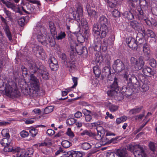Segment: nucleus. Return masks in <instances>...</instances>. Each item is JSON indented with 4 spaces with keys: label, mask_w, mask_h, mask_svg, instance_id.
<instances>
[{
    "label": "nucleus",
    "mask_w": 157,
    "mask_h": 157,
    "mask_svg": "<svg viewBox=\"0 0 157 157\" xmlns=\"http://www.w3.org/2000/svg\"><path fill=\"white\" fill-rule=\"evenodd\" d=\"M100 27L97 24H94L93 28V33L96 38H105L108 34L109 23L107 19L104 15L100 16L98 20Z\"/></svg>",
    "instance_id": "obj_1"
},
{
    "label": "nucleus",
    "mask_w": 157,
    "mask_h": 157,
    "mask_svg": "<svg viewBox=\"0 0 157 157\" xmlns=\"http://www.w3.org/2000/svg\"><path fill=\"white\" fill-rule=\"evenodd\" d=\"M107 78V82L109 83V86L110 90L107 91L108 95L110 96H115L117 94L116 90H118V80L113 73L109 74L105 76Z\"/></svg>",
    "instance_id": "obj_2"
},
{
    "label": "nucleus",
    "mask_w": 157,
    "mask_h": 157,
    "mask_svg": "<svg viewBox=\"0 0 157 157\" xmlns=\"http://www.w3.org/2000/svg\"><path fill=\"white\" fill-rule=\"evenodd\" d=\"M3 90L7 96L10 97H17L19 95V92L17 90L16 84L13 82H10L5 84Z\"/></svg>",
    "instance_id": "obj_3"
},
{
    "label": "nucleus",
    "mask_w": 157,
    "mask_h": 157,
    "mask_svg": "<svg viewBox=\"0 0 157 157\" xmlns=\"http://www.w3.org/2000/svg\"><path fill=\"white\" fill-rule=\"evenodd\" d=\"M29 79L30 87L33 91V96L36 97L40 96L41 94L40 93L39 80L33 74L30 75Z\"/></svg>",
    "instance_id": "obj_4"
},
{
    "label": "nucleus",
    "mask_w": 157,
    "mask_h": 157,
    "mask_svg": "<svg viewBox=\"0 0 157 157\" xmlns=\"http://www.w3.org/2000/svg\"><path fill=\"white\" fill-rule=\"evenodd\" d=\"M113 68L115 71L118 73L129 69L128 63L124 64L119 59H117L114 61Z\"/></svg>",
    "instance_id": "obj_5"
},
{
    "label": "nucleus",
    "mask_w": 157,
    "mask_h": 157,
    "mask_svg": "<svg viewBox=\"0 0 157 157\" xmlns=\"http://www.w3.org/2000/svg\"><path fill=\"white\" fill-rule=\"evenodd\" d=\"M128 149L131 151H134V154L136 157H146V155L143 148L140 145H130Z\"/></svg>",
    "instance_id": "obj_6"
},
{
    "label": "nucleus",
    "mask_w": 157,
    "mask_h": 157,
    "mask_svg": "<svg viewBox=\"0 0 157 157\" xmlns=\"http://www.w3.org/2000/svg\"><path fill=\"white\" fill-rule=\"evenodd\" d=\"M133 86L131 84H128L127 86H123L121 90V92L117 91V94L114 97L118 96L119 95H123L126 97H128L133 94V90L132 89Z\"/></svg>",
    "instance_id": "obj_7"
},
{
    "label": "nucleus",
    "mask_w": 157,
    "mask_h": 157,
    "mask_svg": "<svg viewBox=\"0 0 157 157\" xmlns=\"http://www.w3.org/2000/svg\"><path fill=\"white\" fill-rule=\"evenodd\" d=\"M130 62L131 64L134 66L136 70L142 69L144 64L142 56L140 57L138 60L134 57H132L130 59Z\"/></svg>",
    "instance_id": "obj_8"
},
{
    "label": "nucleus",
    "mask_w": 157,
    "mask_h": 157,
    "mask_svg": "<svg viewBox=\"0 0 157 157\" xmlns=\"http://www.w3.org/2000/svg\"><path fill=\"white\" fill-rule=\"evenodd\" d=\"M97 130L98 131L97 133L96 134L92 132L90 130H85L81 133V135L82 136L87 135L97 140H99L101 139V133L100 131H98L97 129Z\"/></svg>",
    "instance_id": "obj_9"
},
{
    "label": "nucleus",
    "mask_w": 157,
    "mask_h": 157,
    "mask_svg": "<svg viewBox=\"0 0 157 157\" xmlns=\"http://www.w3.org/2000/svg\"><path fill=\"white\" fill-rule=\"evenodd\" d=\"M83 10L82 7L79 6L77 7L76 10L74 11L72 13L74 19L77 21H80L83 17Z\"/></svg>",
    "instance_id": "obj_10"
},
{
    "label": "nucleus",
    "mask_w": 157,
    "mask_h": 157,
    "mask_svg": "<svg viewBox=\"0 0 157 157\" xmlns=\"http://www.w3.org/2000/svg\"><path fill=\"white\" fill-rule=\"evenodd\" d=\"M11 142V139L9 138H3L0 142L1 145L4 147V150L6 152H9L12 149V147L9 146L10 145Z\"/></svg>",
    "instance_id": "obj_11"
},
{
    "label": "nucleus",
    "mask_w": 157,
    "mask_h": 157,
    "mask_svg": "<svg viewBox=\"0 0 157 157\" xmlns=\"http://www.w3.org/2000/svg\"><path fill=\"white\" fill-rule=\"evenodd\" d=\"M0 2H2L5 4L8 8L11 9L13 11L19 13L20 14H23V13L21 11L20 8L15 4L10 2L6 1L4 0H0Z\"/></svg>",
    "instance_id": "obj_12"
},
{
    "label": "nucleus",
    "mask_w": 157,
    "mask_h": 157,
    "mask_svg": "<svg viewBox=\"0 0 157 157\" xmlns=\"http://www.w3.org/2000/svg\"><path fill=\"white\" fill-rule=\"evenodd\" d=\"M126 41L130 48L134 50H136L137 49V41L135 38L132 37H129L126 39Z\"/></svg>",
    "instance_id": "obj_13"
},
{
    "label": "nucleus",
    "mask_w": 157,
    "mask_h": 157,
    "mask_svg": "<svg viewBox=\"0 0 157 157\" xmlns=\"http://www.w3.org/2000/svg\"><path fill=\"white\" fill-rule=\"evenodd\" d=\"M37 72L40 74L39 76H42L45 79H48V73L46 68L43 65H40L37 70Z\"/></svg>",
    "instance_id": "obj_14"
},
{
    "label": "nucleus",
    "mask_w": 157,
    "mask_h": 157,
    "mask_svg": "<svg viewBox=\"0 0 157 157\" xmlns=\"http://www.w3.org/2000/svg\"><path fill=\"white\" fill-rule=\"evenodd\" d=\"M50 67L51 70L53 71H56L58 67V62L53 57H51L49 59Z\"/></svg>",
    "instance_id": "obj_15"
},
{
    "label": "nucleus",
    "mask_w": 157,
    "mask_h": 157,
    "mask_svg": "<svg viewBox=\"0 0 157 157\" xmlns=\"http://www.w3.org/2000/svg\"><path fill=\"white\" fill-rule=\"evenodd\" d=\"M71 50L73 52H74L75 51L79 55L82 54L84 52V51L86 49V47L82 46L80 44L77 45L75 48L73 46L71 45Z\"/></svg>",
    "instance_id": "obj_16"
},
{
    "label": "nucleus",
    "mask_w": 157,
    "mask_h": 157,
    "mask_svg": "<svg viewBox=\"0 0 157 157\" xmlns=\"http://www.w3.org/2000/svg\"><path fill=\"white\" fill-rule=\"evenodd\" d=\"M138 11L137 17L139 19L143 22L144 21L146 23L147 21L148 20L147 16L143 12V10L141 8L139 9Z\"/></svg>",
    "instance_id": "obj_17"
},
{
    "label": "nucleus",
    "mask_w": 157,
    "mask_h": 157,
    "mask_svg": "<svg viewBox=\"0 0 157 157\" xmlns=\"http://www.w3.org/2000/svg\"><path fill=\"white\" fill-rule=\"evenodd\" d=\"M82 112L85 115V120L86 122H90L92 120V117L91 115V112L86 109H82Z\"/></svg>",
    "instance_id": "obj_18"
},
{
    "label": "nucleus",
    "mask_w": 157,
    "mask_h": 157,
    "mask_svg": "<svg viewBox=\"0 0 157 157\" xmlns=\"http://www.w3.org/2000/svg\"><path fill=\"white\" fill-rule=\"evenodd\" d=\"M94 40L93 44V47L95 51H100L101 50V41L100 40V38H96Z\"/></svg>",
    "instance_id": "obj_19"
},
{
    "label": "nucleus",
    "mask_w": 157,
    "mask_h": 157,
    "mask_svg": "<svg viewBox=\"0 0 157 157\" xmlns=\"http://www.w3.org/2000/svg\"><path fill=\"white\" fill-rule=\"evenodd\" d=\"M130 25L134 29L138 31L141 29V24L136 21L134 20L130 21Z\"/></svg>",
    "instance_id": "obj_20"
},
{
    "label": "nucleus",
    "mask_w": 157,
    "mask_h": 157,
    "mask_svg": "<svg viewBox=\"0 0 157 157\" xmlns=\"http://www.w3.org/2000/svg\"><path fill=\"white\" fill-rule=\"evenodd\" d=\"M129 69H127L124 71L123 74V78L125 81L128 84H130L131 82V75L129 74Z\"/></svg>",
    "instance_id": "obj_21"
},
{
    "label": "nucleus",
    "mask_w": 157,
    "mask_h": 157,
    "mask_svg": "<svg viewBox=\"0 0 157 157\" xmlns=\"http://www.w3.org/2000/svg\"><path fill=\"white\" fill-rule=\"evenodd\" d=\"M143 51L145 56H147V60L149 58L151 55V49L149 46L146 43L144 44L143 47Z\"/></svg>",
    "instance_id": "obj_22"
},
{
    "label": "nucleus",
    "mask_w": 157,
    "mask_h": 157,
    "mask_svg": "<svg viewBox=\"0 0 157 157\" xmlns=\"http://www.w3.org/2000/svg\"><path fill=\"white\" fill-rule=\"evenodd\" d=\"M28 66L29 68L31 70H33L34 73L37 71L38 68L35 62L33 60H31L29 61L28 62Z\"/></svg>",
    "instance_id": "obj_23"
},
{
    "label": "nucleus",
    "mask_w": 157,
    "mask_h": 157,
    "mask_svg": "<svg viewBox=\"0 0 157 157\" xmlns=\"http://www.w3.org/2000/svg\"><path fill=\"white\" fill-rule=\"evenodd\" d=\"M143 74L146 76L153 75L155 73V71L152 70L151 68L146 67L142 70Z\"/></svg>",
    "instance_id": "obj_24"
},
{
    "label": "nucleus",
    "mask_w": 157,
    "mask_h": 157,
    "mask_svg": "<svg viewBox=\"0 0 157 157\" xmlns=\"http://www.w3.org/2000/svg\"><path fill=\"white\" fill-rule=\"evenodd\" d=\"M37 39L38 41L42 44H46V36L45 34L43 35L41 32L39 33L37 36Z\"/></svg>",
    "instance_id": "obj_25"
},
{
    "label": "nucleus",
    "mask_w": 157,
    "mask_h": 157,
    "mask_svg": "<svg viewBox=\"0 0 157 157\" xmlns=\"http://www.w3.org/2000/svg\"><path fill=\"white\" fill-rule=\"evenodd\" d=\"M140 90L143 92H145L147 90L149 89V86L146 83H143L140 81V84L137 86Z\"/></svg>",
    "instance_id": "obj_26"
},
{
    "label": "nucleus",
    "mask_w": 157,
    "mask_h": 157,
    "mask_svg": "<svg viewBox=\"0 0 157 157\" xmlns=\"http://www.w3.org/2000/svg\"><path fill=\"white\" fill-rule=\"evenodd\" d=\"M4 30L9 40L10 41H12V34L10 31L8 25L5 26L4 28Z\"/></svg>",
    "instance_id": "obj_27"
},
{
    "label": "nucleus",
    "mask_w": 157,
    "mask_h": 157,
    "mask_svg": "<svg viewBox=\"0 0 157 157\" xmlns=\"http://www.w3.org/2000/svg\"><path fill=\"white\" fill-rule=\"evenodd\" d=\"M117 154L120 157H127V154L126 150L123 148L117 150Z\"/></svg>",
    "instance_id": "obj_28"
},
{
    "label": "nucleus",
    "mask_w": 157,
    "mask_h": 157,
    "mask_svg": "<svg viewBox=\"0 0 157 157\" xmlns=\"http://www.w3.org/2000/svg\"><path fill=\"white\" fill-rule=\"evenodd\" d=\"M86 9L88 14L90 16L95 17L96 16V12L94 10H91L90 5L88 4L86 5Z\"/></svg>",
    "instance_id": "obj_29"
},
{
    "label": "nucleus",
    "mask_w": 157,
    "mask_h": 157,
    "mask_svg": "<svg viewBox=\"0 0 157 157\" xmlns=\"http://www.w3.org/2000/svg\"><path fill=\"white\" fill-rule=\"evenodd\" d=\"M80 21L81 25L82 26L84 29H86L87 28V22L86 19L84 18H82L81 19ZM84 32V33L87 34L88 32V31L87 29H86Z\"/></svg>",
    "instance_id": "obj_30"
},
{
    "label": "nucleus",
    "mask_w": 157,
    "mask_h": 157,
    "mask_svg": "<svg viewBox=\"0 0 157 157\" xmlns=\"http://www.w3.org/2000/svg\"><path fill=\"white\" fill-rule=\"evenodd\" d=\"M143 108L142 106H140L132 109L130 110L129 113L130 115H132L139 113L140 112Z\"/></svg>",
    "instance_id": "obj_31"
},
{
    "label": "nucleus",
    "mask_w": 157,
    "mask_h": 157,
    "mask_svg": "<svg viewBox=\"0 0 157 157\" xmlns=\"http://www.w3.org/2000/svg\"><path fill=\"white\" fill-rule=\"evenodd\" d=\"M124 17L128 20H131L134 18V16L131 11H125L123 13Z\"/></svg>",
    "instance_id": "obj_32"
},
{
    "label": "nucleus",
    "mask_w": 157,
    "mask_h": 157,
    "mask_svg": "<svg viewBox=\"0 0 157 157\" xmlns=\"http://www.w3.org/2000/svg\"><path fill=\"white\" fill-rule=\"evenodd\" d=\"M3 11L7 16V17H6V18H8L10 21H13V19L11 12L6 8H4L3 9Z\"/></svg>",
    "instance_id": "obj_33"
},
{
    "label": "nucleus",
    "mask_w": 157,
    "mask_h": 157,
    "mask_svg": "<svg viewBox=\"0 0 157 157\" xmlns=\"http://www.w3.org/2000/svg\"><path fill=\"white\" fill-rule=\"evenodd\" d=\"M130 79L131 81V83H132L133 84H135L137 86L140 84V82H139L137 80V78L133 74L131 75Z\"/></svg>",
    "instance_id": "obj_34"
},
{
    "label": "nucleus",
    "mask_w": 157,
    "mask_h": 157,
    "mask_svg": "<svg viewBox=\"0 0 157 157\" xmlns=\"http://www.w3.org/2000/svg\"><path fill=\"white\" fill-rule=\"evenodd\" d=\"M6 42V39L3 36L2 33L0 31V51L1 49V47Z\"/></svg>",
    "instance_id": "obj_35"
},
{
    "label": "nucleus",
    "mask_w": 157,
    "mask_h": 157,
    "mask_svg": "<svg viewBox=\"0 0 157 157\" xmlns=\"http://www.w3.org/2000/svg\"><path fill=\"white\" fill-rule=\"evenodd\" d=\"M49 27L51 33L55 35L56 33V28L54 23L52 22H49Z\"/></svg>",
    "instance_id": "obj_36"
},
{
    "label": "nucleus",
    "mask_w": 157,
    "mask_h": 157,
    "mask_svg": "<svg viewBox=\"0 0 157 157\" xmlns=\"http://www.w3.org/2000/svg\"><path fill=\"white\" fill-rule=\"evenodd\" d=\"M67 67L69 68V69L70 71L73 72L75 71L76 68V65L75 63L74 62H68L67 63Z\"/></svg>",
    "instance_id": "obj_37"
},
{
    "label": "nucleus",
    "mask_w": 157,
    "mask_h": 157,
    "mask_svg": "<svg viewBox=\"0 0 157 157\" xmlns=\"http://www.w3.org/2000/svg\"><path fill=\"white\" fill-rule=\"evenodd\" d=\"M106 2L109 6L111 8L114 7L117 3V0H105Z\"/></svg>",
    "instance_id": "obj_38"
},
{
    "label": "nucleus",
    "mask_w": 157,
    "mask_h": 157,
    "mask_svg": "<svg viewBox=\"0 0 157 157\" xmlns=\"http://www.w3.org/2000/svg\"><path fill=\"white\" fill-rule=\"evenodd\" d=\"M110 65H107V66L104 67L102 70V74L105 76L108 75L109 74H110Z\"/></svg>",
    "instance_id": "obj_39"
},
{
    "label": "nucleus",
    "mask_w": 157,
    "mask_h": 157,
    "mask_svg": "<svg viewBox=\"0 0 157 157\" xmlns=\"http://www.w3.org/2000/svg\"><path fill=\"white\" fill-rule=\"evenodd\" d=\"M146 23L147 25L150 26L155 27L157 25V22L154 19H151V21L148 20Z\"/></svg>",
    "instance_id": "obj_40"
},
{
    "label": "nucleus",
    "mask_w": 157,
    "mask_h": 157,
    "mask_svg": "<svg viewBox=\"0 0 157 157\" xmlns=\"http://www.w3.org/2000/svg\"><path fill=\"white\" fill-rule=\"evenodd\" d=\"M109 108L111 112H114L118 110V106L117 105L110 103L109 105Z\"/></svg>",
    "instance_id": "obj_41"
},
{
    "label": "nucleus",
    "mask_w": 157,
    "mask_h": 157,
    "mask_svg": "<svg viewBox=\"0 0 157 157\" xmlns=\"http://www.w3.org/2000/svg\"><path fill=\"white\" fill-rule=\"evenodd\" d=\"M93 72L95 76L99 77L101 74V71L97 67L94 66L93 68Z\"/></svg>",
    "instance_id": "obj_42"
},
{
    "label": "nucleus",
    "mask_w": 157,
    "mask_h": 157,
    "mask_svg": "<svg viewBox=\"0 0 157 157\" xmlns=\"http://www.w3.org/2000/svg\"><path fill=\"white\" fill-rule=\"evenodd\" d=\"M66 34L64 32H61L57 35L56 36V38L58 40H61L65 38Z\"/></svg>",
    "instance_id": "obj_43"
},
{
    "label": "nucleus",
    "mask_w": 157,
    "mask_h": 157,
    "mask_svg": "<svg viewBox=\"0 0 157 157\" xmlns=\"http://www.w3.org/2000/svg\"><path fill=\"white\" fill-rule=\"evenodd\" d=\"M127 119V117L125 116H123L119 118H117L116 120V122L118 124L125 121Z\"/></svg>",
    "instance_id": "obj_44"
},
{
    "label": "nucleus",
    "mask_w": 157,
    "mask_h": 157,
    "mask_svg": "<svg viewBox=\"0 0 157 157\" xmlns=\"http://www.w3.org/2000/svg\"><path fill=\"white\" fill-rule=\"evenodd\" d=\"M1 134L3 138H9L10 137L8 131L6 129H3L2 131Z\"/></svg>",
    "instance_id": "obj_45"
},
{
    "label": "nucleus",
    "mask_w": 157,
    "mask_h": 157,
    "mask_svg": "<svg viewBox=\"0 0 157 157\" xmlns=\"http://www.w3.org/2000/svg\"><path fill=\"white\" fill-rule=\"evenodd\" d=\"M20 9L21 10H22L25 13H26L28 14H30L31 13H33V8H32L31 6H30V7H29L27 10H26L25 9H24V7H21V9L20 8Z\"/></svg>",
    "instance_id": "obj_46"
},
{
    "label": "nucleus",
    "mask_w": 157,
    "mask_h": 157,
    "mask_svg": "<svg viewBox=\"0 0 157 157\" xmlns=\"http://www.w3.org/2000/svg\"><path fill=\"white\" fill-rule=\"evenodd\" d=\"M54 107L52 106H49L46 107L44 110L45 114H48L52 112L53 110Z\"/></svg>",
    "instance_id": "obj_47"
},
{
    "label": "nucleus",
    "mask_w": 157,
    "mask_h": 157,
    "mask_svg": "<svg viewBox=\"0 0 157 157\" xmlns=\"http://www.w3.org/2000/svg\"><path fill=\"white\" fill-rule=\"evenodd\" d=\"M62 146L65 148H67L70 147L71 144L68 141L65 140L63 141L61 143Z\"/></svg>",
    "instance_id": "obj_48"
},
{
    "label": "nucleus",
    "mask_w": 157,
    "mask_h": 157,
    "mask_svg": "<svg viewBox=\"0 0 157 157\" xmlns=\"http://www.w3.org/2000/svg\"><path fill=\"white\" fill-rule=\"evenodd\" d=\"M91 145L87 143H84L82 144L81 146L82 148L84 150H87L91 147Z\"/></svg>",
    "instance_id": "obj_49"
},
{
    "label": "nucleus",
    "mask_w": 157,
    "mask_h": 157,
    "mask_svg": "<svg viewBox=\"0 0 157 157\" xmlns=\"http://www.w3.org/2000/svg\"><path fill=\"white\" fill-rule=\"evenodd\" d=\"M146 33L148 36H150L151 38H156V36L153 31L151 30L148 29L146 32Z\"/></svg>",
    "instance_id": "obj_50"
},
{
    "label": "nucleus",
    "mask_w": 157,
    "mask_h": 157,
    "mask_svg": "<svg viewBox=\"0 0 157 157\" xmlns=\"http://www.w3.org/2000/svg\"><path fill=\"white\" fill-rule=\"evenodd\" d=\"M76 120L74 118H70L66 121V123L68 125H72L75 124Z\"/></svg>",
    "instance_id": "obj_51"
},
{
    "label": "nucleus",
    "mask_w": 157,
    "mask_h": 157,
    "mask_svg": "<svg viewBox=\"0 0 157 157\" xmlns=\"http://www.w3.org/2000/svg\"><path fill=\"white\" fill-rule=\"evenodd\" d=\"M104 59L106 62V64L107 65H109L111 59L109 56L108 54H107L105 55L104 57Z\"/></svg>",
    "instance_id": "obj_52"
},
{
    "label": "nucleus",
    "mask_w": 157,
    "mask_h": 157,
    "mask_svg": "<svg viewBox=\"0 0 157 157\" xmlns=\"http://www.w3.org/2000/svg\"><path fill=\"white\" fill-rule=\"evenodd\" d=\"M138 0H128V4L129 6L134 7L135 5V3Z\"/></svg>",
    "instance_id": "obj_53"
},
{
    "label": "nucleus",
    "mask_w": 157,
    "mask_h": 157,
    "mask_svg": "<svg viewBox=\"0 0 157 157\" xmlns=\"http://www.w3.org/2000/svg\"><path fill=\"white\" fill-rule=\"evenodd\" d=\"M29 132L31 134L32 136L34 137L38 133V130L36 128L31 129L30 131Z\"/></svg>",
    "instance_id": "obj_54"
},
{
    "label": "nucleus",
    "mask_w": 157,
    "mask_h": 157,
    "mask_svg": "<svg viewBox=\"0 0 157 157\" xmlns=\"http://www.w3.org/2000/svg\"><path fill=\"white\" fill-rule=\"evenodd\" d=\"M67 134L71 137H73L75 135L73 132L71 130L70 128H68L67 129V131L66 132Z\"/></svg>",
    "instance_id": "obj_55"
},
{
    "label": "nucleus",
    "mask_w": 157,
    "mask_h": 157,
    "mask_svg": "<svg viewBox=\"0 0 157 157\" xmlns=\"http://www.w3.org/2000/svg\"><path fill=\"white\" fill-rule=\"evenodd\" d=\"M69 157H76V151H67Z\"/></svg>",
    "instance_id": "obj_56"
},
{
    "label": "nucleus",
    "mask_w": 157,
    "mask_h": 157,
    "mask_svg": "<svg viewBox=\"0 0 157 157\" xmlns=\"http://www.w3.org/2000/svg\"><path fill=\"white\" fill-rule=\"evenodd\" d=\"M150 65L153 67H155L156 65V62L155 60L152 58L149 61Z\"/></svg>",
    "instance_id": "obj_57"
},
{
    "label": "nucleus",
    "mask_w": 157,
    "mask_h": 157,
    "mask_svg": "<svg viewBox=\"0 0 157 157\" xmlns=\"http://www.w3.org/2000/svg\"><path fill=\"white\" fill-rule=\"evenodd\" d=\"M18 22L19 25L21 26H22L25 23V17H21L19 19L18 21Z\"/></svg>",
    "instance_id": "obj_58"
},
{
    "label": "nucleus",
    "mask_w": 157,
    "mask_h": 157,
    "mask_svg": "<svg viewBox=\"0 0 157 157\" xmlns=\"http://www.w3.org/2000/svg\"><path fill=\"white\" fill-rule=\"evenodd\" d=\"M39 54L41 56V57L43 58H45L46 55L44 52V51L41 48H40V50L38 51Z\"/></svg>",
    "instance_id": "obj_59"
},
{
    "label": "nucleus",
    "mask_w": 157,
    "mask_h": 157,
    "mask_svg": "<svg viewBox=\"0 0 157 157\" xmlns=\"http://www.w3.org/2000/svg\"><path fill=\"white\" fill-rule=\"evenodd\" d=\"M20 134L21 136L23 138L27 137L28 136L29 134V133L27 132L24 130L20 132Z\"/></svg>",
    "instance_id": "obj_60"
},
{
    "label": "nucleus",
    "mask_w": 157,
    "mask_h": 157,
    "mask_svg": "<svg viewBox=\"0 0 157 157\" xmlns=\"http://www.w3.org/2000/svg\"><path fill=\"white\" fill-rule=\"evenodd\" d=\"M113 16L115 17H118L120 15V13L118 10H114L112 13Z\"/></svg>",
    "instance_id": "obj_61"
},
{
    "label": "nucleus",
    "mask_w": 157,
    "mask_h": 157,
    "mask_svg": "<svg viewBox=\"0 0 157 157\" xmlns=\"http://www.w3.org/2000/svg\"><path fill=\"white\" fill-rule=\"evenodd\" d=\"M33 150L32 148H29L27 150L25 153V155L30 156L33 155Z\"/></svg>",
    "instance_id": "obj_62"
},
{
    "label": "nucleus",
    "mask_w": 157,
    "mask_h": 157,
    "mask_svg": "<svg viewBox=\"0 0 157 157\" xmlns=\"http://www.w3.org/2000/svg\"><path fill=\"white\" fill-rule=\"evenodd\" d=\"M12 149L11 151H10L9 152H12L14 153H17V152H21V149L19 147H17L13 148L12 147Z\"/></svg>",
    "instance_id": "obj_63"
},
{
    "label": "nucleus",
    "mask_w": 157,
    "mask_h": 157,
    "mask_svg": "<svg viewBox=\"0 0 157 157\" xmlns=\"http://www.w3.org/2000/svg\"><path fill=\"white\" fill-rule=\"evenodd\" d=\"M75 117L77 118H79L82 116V113L80 111H77L74 114Z\"/></svg>",
    "instance_id": "obj_64"
}]
</instances>
